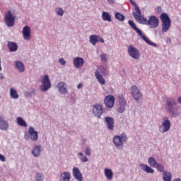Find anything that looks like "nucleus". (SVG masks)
Listing matches in <instances>:
<instances>
[{"label": "nucleus", "instance_id": "obj_1", "mask_svg": "<svg viewBox=\"0 0 181 181\" xmlns=\"http://www.w3.org/2000/svg\"><path fill=\"white\" fill-rule=\"evenodd\" d=\"M136 21L141 25H148L150 29H156L159 26V18L156 16H151L148 20L141 14L140 16H136Z\"/></svg>", "mask_w": 181, "mask_h": 181}, {"label": "nucleus", "instance_id": "obj_2", "mask_svg": "<svg viewBox=\"0 0 181 181\" xmlns=\"http://www.w3.org/2000/svg\"><path fill=\"white\" fill-rule=\"evenodd\" d=\"M165 108L171 117H177V107H176V102H175V100L168 98L166 100Z\"/></svg>", "mask_w": 181, "mask_h": 181}, {"label": "nucleus", "instance_id": "obj_3", "mask_svg": "<svg viewBox=\"0 0 181 181\" xmlns=\"http://www.w3.org/2000/svg\"><path fill=\"white\" fill-rule=\"evenodd\" d=\"M127 142H128V137L125 133H122L121 135H117L113 137V144L118 149H122Z\"/></svg>", "mask_w": 181, "mask_h": 181}, {"label": "nucleus", "instance_id": "obj_4", "mask_svg": "<svg viewBox=\"0 0 181 181\" xmlns=\"http://www.w3.org/2000/svg\"><path fill=\"white\" fill-rule=\"evenodd\" d=\"M160 18L162 23L161 31L163 33H166L170 29V26H172V21L166 13H161Z\"/></svg>", "mask_w": 181, "mask_h": 181}, {"label": "nucleus", "instance_id": "obj_5", "mask_svg": "<svg viewBox=\"0 0 181 181\" xmlns=\"http://www.w3.org/2000/svg\"><path fill=\"white\" fill-rule=\"evenodd\" d=\"M128 23H129V26H131L132 29H133V30H135V32L138 34V35L141 36V37H142V39L144 40V42L146 43H148V45H150L151 46L156 45L154 43L151 42L149 40V39H148L146 37H145V35H144V34L142 33V31H141L140 29L138 28V27H136V25H135V23H134V21H132V20H129L128 21Z\"/></svg>", "mask_w": 181, "mask_h": 181}, {"label": "nucleus", "instance_id": "obj_6", "mask_svg": "<svg viewBox=\"0 0 181 181\" xmlns=\"http://www.w3.org/2000/svg\"><path fill=\"white\" fill-rule=\"evenodd\" d=\"M128 54L132 57V59H134V60H139V59H141V53L139 52V50L133 45L129 46Z\"/></svg>", "mask_w": 181, "mask_h": 181}, {"label": "nucleus", "instance_id": "obj_7", "mask_svg": "<svg viewBox=\"0 0 181 181\" xmlns=\"http://www.w3.org/2000/svg\"><path fill=\"white\" fill-rule=\"evenodd\" d=\"M92 114L96 118H101V115L104 114V110H103V105L100 103H96L93 105Z\"/></svg>", "mask_w": 181, "mask_h": 181}, {"label": "nucleus", "instance_id": "obj_8", "mask_svg": "<svg viewBox=\"0 0 181 181\" xmlns=\"http://www.w3.org/2000/svg\"><path fill=\"white\" fill-rule=\"evenodd\" d=\"M170 129V120H169V117H163V122L159 127V130L162 134H165V132H168Z\"/></svg>", "mask_w": 181, "mask_h": 181}, {"label": "nucleus", "instance_id": "obj_9", "mask_svg": "<svg viewBox=\"0 0 181 181\" xmlns=\"http://www.w3.org/2000/svg\"><path fill=\"white\" fill-rule=\"evenodd\" d=\"M15 16L12 14V11H8L5 15V23L8 28H12L15 25Z\"/></svg>", "mask_w": 181, "mask_h": 181}, {"label": "nucleus", "instance_id": "obj_10", "mask_svg": "<svg viewBox=\"0 0 181 181\" xmlns=\"http://www.w3.org/2000/svg\"><path fill=\"white\" fill-rule=\"evenodd\" d=\"M42 86H40L41 91H47L50 87H52V83L49 79V76L45 75L42 77Z\"/></svg>", "mask_w": 181, "mask_h": 181}, {"label": "nucleus", "instance_id": "obj_11", "mask_svg": "<svg viewBox=\"0 0 181 181\" xmlns=\"http://www.w3.org/2000/svg\"><path fill=\"white\" fill-rule=\"evenodd\" d=\"M130 91L132 96L136 101H139V100L142 98V93H141V90H139L137 86L134 85L132 86Z\"/></svg>", "mask_w": 181, "mask_h": 181}, {"label": "nucleus", "instance_id": "obj_12", "mask_svg": "<svg viewBox=\"0 0 181 181\" xmlns=\"http://www.w3.org/2000/svg\"><path fill=\"white\" fill-rule=\"evenodd\" d=\"M104 104L107 108H112L115 104V98L112 95H108L105 97Z\"/></svg>", "mask_w": 181, "mask_h": 181}, {"label": "nucleus", "instance_id": "obj_13", "mask_svg": "<svg viewBox=\"0 0 181 181\" xmlns=\"http://www.w3.org/2000/svg\"><path fill=\"white\" fill-rule=\"evenodd\" d=\"M130 3L132 5H133V6H134V9H135L136 12H133V16H134V19L136 20V16H141L142 13L141 12V9H139V6H138V5H136V3L135 1H134V0H130Z\"/></svg>", "mask_w": 181, "mask_h": 181}, {"label": "nucleus", "instance_id": "obj_14", "mask_svg": "<svg viewBox=\"0 0 181 181\" xmlns=\"http://www.w3.org/2000/svg\"><path fill=\"white\" fill-rule=\"evenodd\" d=\"M73 63L76 69H81L82 66L84 65V59L81 57H76L73 59Z\"/></svg>", "mask_w": 181, "mask_h": 181}, {"label": "nucleus", "instance_id": "obj_15", "mask_svg": "<svg viewBox=\"0 0 181 181\" xmlns=\"http://www.w3.org/2000/svg\"><path fill=\"white\" fill-rule=\"evenodd\" d=\"M105 121L107 124V127L108 129H110V131H114V124H115L114 118L110 117H105Z\"/></svg>", "mask_w": 181, "mask_h": 181}, {"label": "nucleus", "instance_id": "obj_16", "mask_svg": "<svg viewBox=\"0 0 181 181\" xmlns=\"http://www.w3.org/2000/svg\"><path fill=\"white\" fill-rule=\"evenodd\" d=\"M28 134H30V138L32 141H34V142H36V141H37V132H35L33 127H30L29 128Z\"/></svg>", "mask_w": 181, "mask_h": 181}, {"label": "nucleus", "instance_id": "obj_17", "mask_svg": "<svg viewBox=\"0 0 181 181\" xmlns=\"http://www.w3.org/2000/svg\"><path fill=\"white\" fill-rule=\"evenodd\" d=\"M23 36L25 40L30 39V27L25 26L23 29Z\"/></svg>", "mask_w": 181, "mask_h": 181}, {"label": "nucleus", "instance_id": "obj_18", "mask_svg": "<svg viewBox=\"0 0 181 181\" xmlns=\"http://www.w3.org/2000/svg\"><path fill=\"white\" fill-rule=\"evenodd\" d=\"M73 175L76 180L83 181V174H81L80 170L76 167L73 168Z\"/></svg>", "mask_w": 181, "mask_h": 181}, {"label": "nucleus", "instance_id": "obj_19", "mask_svg": "<svg viewBox=\"0 0 181 181\" xmlns=\"http://www.w3.org/2000/svg\"><path fill=\"white\" fill-rule=\"evenodd\" d=\"M58 90L61 94H66L67 93V88H66V83L64 82H60L57 85Z\"/></svg>", "mask_w": 181, "mask_h": 181}, {"label": "nucleus", "instance_id": "obj_20", "mask_svg": "<svg viewBox=\"0 0 181 181\" xmlns=\"http://www.w3.org/2000/svg\"><path fill=\"white\" fill-rule=\"evenodd\" d=\"M140 168L142 169L146 173H155V170L146 164H140Z\"/></svg>", "mask_w": 181, "mask_h": 181}, {"label": "nucleus", "instance_id": "obj_21", "mask_svg": "<svg viewBox=\"0 0 181 181\" xmlns=\"http://www.w3.org/2000/svg\"><path fill=\"white\" fill-rule=\"evenodd\" d=\"M16 68L18 70L19 73H23L25 71V64L21 61L15 62Z\"/></svg>", "mask_w": 181, "mask_h": 181}, {"label": "nucleus", "instance_id": "obj_22", "mask_svg": "<svg viewBox=\"0 0 181 181\" xmlns=\"http://www.w3.org/2000/svg\"><path fill=\"white\" fill-rule=\"evenodd\" d=\"M95 76L96 77L98 81L101 84V86H104L105 84V79H104V77H103L100 74L98 70H96L95 72Z\"/></svg>", "mask_w": 181, "mask_h": 181}, {"label": "nucleus", "instance_id": "obj_23", "mask_svg": "<svg viewBox=\"0 0 181 181\" xmlns=\"http://www.w3.org/2000/svg\"><path fill=\"white\" fill-rule=\"evenodd\" d=\"M105 175L107 180H112V177H114V173H112V170L110 168H105Z\"/></svg>", "mask_w": 181, "mask_h": 181}, {"label": "nucleus", "instance_id": "obj_24", "mask_svg": "<svg viewBox=\"0 0 181 181\" xmlns=\"http://www.w3.org/2000/svg\"><path fill=\"white\" fill-rule=\"evenodd\" d=\"M59 181H70V173L64 172L61 173Z\"/></svg>", "mask_w": 181, "mask_h": 181}, {"label": "nucleus", "instance_id": "obj_25", "mask_svg": "<svg viewBox=\"0 0 181 181\" xmlns=\"http://www.w3.org/2000/svg\"><path fill=\"white\" fill-rule=\"evenodd\" d=\"M10 52H16L18 50V44L13 42H8L7 45Z\"/></svg>", "mask_w": 181, "mask_h": 181}, {"label": "nucleus", "instance_id": "obj_26", "mask_svg": "<svg viewBox=\"0 0 181 181\" xmlns=\"http://www.w3.org/2000/svg\"><path fill=\"white\" fill-rule=\"evenodd\" d=\"M89 39H90V42L93 45V46H95V45L97 43H98V42H100V37L98 36V35H90L89 37Z\"/></svg>", "mask_w": 181, "mask_h": 181}, {"label": "nucleus", "instance_id": "obj_27", "mask_svg": "<svg viewBox=\"0 0 181 181\" xmlns=\"http://www.w3.org/2000/svg\"><path fill=\"white\" fill-rule=\"evenodd\" d=\"M102 19L103 21H106V22H112L111 16L110 13L103 11L102 13Z\"/></svg>", "mask_w": 181, "mask_h": 181}, {"label": "nucleus", "instance_id": "obj_28", "mask_svg": "<svg viewBox=\"0 0 181 181\" xmlns=\"http://www.w3.org/2000/svg\"><path fill=\"white\" fill-rule=\"evenodd\" d=\"M32 153L35 158H37L40 156V146H37L32 151Z\"/></svg>", "mask_w": 181, "mask_h": 181}, {"label": "nucleus", "instance_id": "obj_29", "mask_svg": "<svg viewBox=\"0 0 181 181\" xmlns=\"http://www.w3.org/2000/svg\"><path fill=\"white\" fill-rule=\"evenodd\" d=\"M17 124L20 127H28L26 122L21 117H17Z\"/></svg>", "mask_w": 181, "mask_h": 181}, {"label": "nucleus", "instance_id": "obj_30", "mask_svg": "<svg viewBox=\"0 0 181 181\" xmlns=\"http://www.w3.org/2000/svg\"><path fill=\"white\" fill-rule=\"evenodd\" d=\"M10 95L11 98H14V100H16L19 98V95H18V92L14 88L10 89Z\"/></svg>", "mask_w": 181, "mask_h": 181}, {"label": "nucleus", "instance_id": "obj_31", "mask_svg": "<svg viewBox=\"0 0 181 181\" xmlns=\"http://www.w3.org/2000/svg\"><path fill=\"white\" fill-rule=\"evenodd\" d=\"M163 179L164 181H172V174L166 171H164Z\"/></svg>", "mask_w": 181, "mask_h": 181}, {"label": "nucleus", "instance_id": "obj_32", "mask_svg": "<svg viewBox=\"0 0 181 181\" xmlns=\"http://www.w3.org/2000/svg\"><path fill=\"white\" fill-rule=\"evenodd\" d=\"M118 99H119V105H124L127 107V100H125V98L124 97V95H119Z\"/></svg>", "mask_w": 181, "mask_h": 181}, {"label": "nucleus", "instance_id": "obj_33", "mask_svg": "<svg viewBox=\"0 0 181 181\" xmlns=\"http://www.w3.org/2000/svg\"><path fill=\"white\" fill-rule=\"evenodd\" d=\"M9 127V124H8V122L3 120L0 123V129H2L3 131H6L8 128Z\"/></svg>", "mask_w": 181, "mask_h": 181}, {"label": "nucleus", "instance_id": "obj_34", "mask_svg": "<svg viewBox=\"0 0 181 181\" xmlns=\"http://www.w3.org/2000/svg\"><path fill=\"white\" fill-rule=\"evenodd\" d=\"M148 165L151 166V168H155L156 167V165L158 163H156V160H155V158L153 157H150L148 160Z\"/></svg>", "mask_w": 181, "mask_h": 181}, {"label": "nucleus", "instance_id": "obj_35", "mask_svg": "<svg viewBox=\"0 0 181 181\" xmlns=\"http://www.w3.org/2000/svg\"><path fill=\"white\" fill-rule=\"evenodd\" d=\"M115 18L120 22H124V21H125V16L122 15L121 13H116L115 14Z\"/></svg>", "mask_w": 181, "mask_h": 181}, {"label": "nucleus", "instance_id": "obj_36", "mask_svg": "<svg viewBox=\"0 0 181 181\" xmlns=\"http://www.w3.org/2000/svg\"><path fill=\"white\" fill-rule=\"evenodd\" d=\"M44 177L43 174L40 173H37L35 175V180L36 181H43Z\"/></svg>", "mask_w": 181, "mask_h": 181}, {"label": "nucleus", "instance_id": "obj_37", "mask_svg": "<svg viewBox=\"0 0 181 181\" xmlns=\"http://www.w3.org/2000/svg\"><path fill=\"white\" fill-rule=\"evenodd\" d=\"M56 11H57V14L59 16H63V15L64 14V11H63V8H62L57 7V8H56Z\"/></svg>", "mask_w": 181, "mask_h": 181}, {"label": "nucleus", "instance_id": "obj_38", "mask_svg": "<svg viewBox=\"0 0 181 181\" xmlns=\"http://www.w3.org/2000/svg\"><path fill=\"white\" fill-rule=\"evenodd\" d=\"M154 168H156L159 172H163V170H165V168H163V165L162 164L157 163V165Z\"/></svg>", "mask_w": 181, "mask_h": 181}, {"label": "nucleus", "instance_id": "obj_39", "mask_svg": "<svg viewBox=\"0 0 181 181\" xmlns=\"http://www.w3.org/2000/svg\"><path fill=\"white\" fill-rule=\"evenodd\" d=\"M125 107L124 105H119V107L117 108L118 112H120V114H122L125 111Z\"/></svg>", "mask_w": 181, "mask_h": 181}, {"label": "nucleus", "instance_id": "obj_40", "mask_svg": "<svg viewBox=\"0 0 181 181\" xmlns=\"http://www.w3.org/2000/svg\"><path fill=\"white\" fill-rule=\"evenodd\" d=\"M85 153L87 156H91V148H86V151H85Z\"/></svg>", "mask_w": 181, "mask_h": 181}, {"label": "nucleus", "instance_id": "obj_41", "mask_svg": "<svg viewBox=\"0 0 181 181\" xmlns=\"http://www.w3.org/2000/svg\"><path fill=\"white\" fill-rule=\"evenodd\" d=\"M80 159H81V162H83V163L88 162V158H87L85 156H82Z\"/></svg>", "mask_w": 181, "mask_h": 181}, {"label": "nucleus", "instance_id": "obj_42", "mask_svg": "<svg viewBox=\"0 0 181 181\" xmlns=\"http://www.w3.org/2000/svg\"><path fill=\"white\" fill-rule=\"evenodd\" d=\"M101 60H102V62H107V54H103L101 55Z\"/></svg>", "mask_w": 181, "mask_h": 181}, {"label": "nucleus", "instance_id": "obj_43", "mask_svg": "<svg viewBox=\"0 0 181 181\" xmlns=\"http://www.w3.org/2000/svg\"><path fill=\"white\" fill-rule=\"evenodd\" d=\"M99 70L100 72H102L103 74H104L105 73V71H107V69L105 68H104V66H103L99 67Z\"/></svg>", "mask_w": 181, "mask_h": 181}, {"label": "nucleus", "instance_id": "obj_44", "mask_svg": "<svg viewBox=\"0 0 181 181\" xmlns=\"http://www.w3.org/2000/svg\"><path fill=\"white\" fill-rule=\"evenodd\" d=\"M59 62L62 66H64L66 64V61L63 58L59 59Z\"/></svg>", "mask_w": 181, "mask_h": 181}, {"label": "nucleus", "instance_id": "obj_45", "mask_svg": "<svg viewBox=\"0 0 181 181\" xmlns=\"http://www.w3.org/2000/svg\"><path fill=\"white\" fill-rule=\"evenodd\" d=\"M156 12L157 13H162V7L160 6L157 7L156 9Z\"/></svg>", "mask_w": 181, "mask_h": 181}, {"label": "nucleus", "instance_id": "obj_46", "mask_svg": "<svg viewBox=\"0 0 181 181\" xmlns=\"http://www.w3.org/2000/svg\"><path fill=\"white\" fill-rule=\"evenodd\" d=\"M0 160L1 162H5V160H6V159L5 158V156L0 154Z\"/></svg>", "mask_w": 181, "mask_h": 181}, {"label": "nucleus", "instance_id": "obj_47", "mask_svg": "<svg viewBox=\"0 0 181 181\" xmlns=\"http://www.w3.org/2000/svg\"><path fill=\"white\" fill-rule=\"evenodd\" d=\"M77 88H78V90H80V88H83V83H78V86H77Z\"/></svg>", "mask_w": 181, "mask_h": 181}, {"label": "nucleus", "instance_id": "obj_48", "mask_svg": "<svg viewBox=\"0 0 181 181\" xmlns=\"http://www.w3.org/2000/svg\"><path fill=\"white\" fill-rule=\"evenodd\" d=\"M99 42H100V43H104V40L99 37Z\"/></svg>", "mask_w": 181, "mask_h": 181}, {"label": "nucleus", "instance_id": "obj_49", "mask_svg": "<svg viewBox=\"0 0 181 181\" xmlns=\"http://www.w3.org/2000/svg\"><path fill=\"white\" fill-rule=\"evenodd\" d=\"M109 4H114V0H107Z\"/></svg>", "mask_w": 181, "mask_h": 181}, {"label": "nucleus", "instance_id": "obj_50", "mask_svg": "<svg viewBox=\"0 0 181 181\" xmlns=\"http://www.w3.org/2000/svg\"><path fill=\"white\" fill-rule=\"evenodd\" d=\"M4 121V117L0 116V124Z\"/></svg>", "mask_w": 181, "mask_h": 181}, {"label": "nucleus", "instance_id": "obj_51", "mask_svg": "<svg viewBox=\"0 0 181 181\" xmlns=\"http://www.w3.org/2000/svg\"><path fill=\"white\" fill-rule=\"evenodd\" d=\"M83 153H81V152L78 153V156H83Z\"/></svg>", "mask_w": 181, "mask_h": 181}, {"label": "nucleus", "instance_id": "obj_52", "mask_svg": "<svg viewBox=\"0 0 181 181\" xmlns=\"http://www.w3.org/2000/svg\"><path fill=\"white\" fill-rule=\"evenodd\" d=\"M0 78L4 79V74L0 73Z\"/></svg>", "mask_w": 181, "mask_h": 181}, {"label": "nucleus", "instance_id": "obj_53", "mask_svg": "<svg viewBox=\"0 0 181 181\" xmlns=\"http://www.w3.org/2000/svg\"><path fill=\"white\" fill-rule=\"evenodd\" d=\"M178 103L181 104V97L178 98Z\"/></svg>", "mask_w": 181, "mask_h": 181}, {"label": "nucleus", "instance_id": "obj_54", "mask_svg": "<svg viewBox=\"0 0 181 181\" xmlns=\"http://www.w3.org/2000/svg\"><path fill=\"white\" fill-rule=\"evenodd\" d=\"M174 181H181V180L179 178H176V179L174 180Z\"/></svg>", "mask_w": 181, "mask_h": 181}]
</instances>
